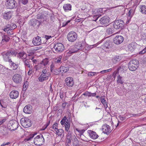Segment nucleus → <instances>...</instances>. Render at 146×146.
Wrapping results in <instances>:
<instances>
[{
    "mask_svg": "<svg viewBox=\"0 0 146 146\" xmlns=\"http://www.w3.org/2000/svg\"><path fill=\"white\" fill-rule=\"evenodd\" d=\"M139 61L136 59H133L130 60L128 64V67L131 71H135L138 67Z\"/></svg>",
    "mask_w": 146,
    "mask_h": 146,
    "instance_id": "obj_1",
    "label": "nucleus"
},
{
    "mask_svg": "<svg viewBox=\"0 0 146 146\" xmlns=\"http://www.w3.org/2000/svg\"><path fill=\"white\" fill-rule=\"evenodd\" d=\"M44 142V139L42 134L36 136L34 139V143L36 145L41 146Z\"/></svg>",
    "mask_w": 146,
    "mask_h": 146,
    "instance_id": "obj_2",
    "label": "nucleus"
},
{
    "mask_svg": "<svg viewBox=\"0 0 146 146\" xmlns=\"http://www.w3.org/2000/svg\"><path fill=\"white\" fill-rule=\"evenodd\" d=\"M5 5L9 9H16L17 7V3L15 0H6Z\"/></svg>",
    "mask_w": 146,
    "mask_h": 146,
    "instance_id": "obj_3",
    "label": "nucleus"
},
{
    "mask_svg": "<svg viewBox=\"0 0 146 146\" xmlns=\"http://www.w3.org/2000/svg\"><path fill=\"white\" fill-rule=\"evenodd\" d=\"M124 23L121 20H115L113 23V27L116 29H122L124 28Z\"/></svg>",
    "mask_w": 146,
    "mask_h": 146,
    "instance_id": "obj_4",
    "label": "nucleus"
},
{
    "mask_svg": "<svg viewBox=\"0 0 146 146\" xmlns=\"http://www.w3.org/2000/svg\"><path fill=\"white\" fill-rule=\"evenodd\" d=\"M48 62L47 59H44L41 62L38 63L37 65H36L34 66L36 70L40 69H43L45 68V66L47 64Z\"/></svg>",
    "mask_w": 146,
    "mask_h": 146,
    "instance_id": "obj_5",
    "label": "nucleus"
},
{
    "mask_svg": "<svg viewBox=\"0 0 146 146\" xmlns=\"http://www.w3.org/2000/svg\"><path fill=\"white\" fill-rule=\"evenodd\" d=\"M77 37L78 35L77 33L73 31L69 32L67 35L68 40L71 42H75L76 40Z\"/></svg>",
    "mask_w": 146,
    "mask_h": 146,
    "instance_id": "obj_6",
    "label": "nucleus"
},
{
    "mask_svg": "<svg viewBox=\"0 0 146 146\" xmlns=\"http://www.w3.org/2000/svg\"><path fill=\"white\" fill-rule=\"evenodd\" d=\"M20 123L22 126L25 128H28L32 125L30 120L26 118H22L20 120Z\"/></svg>",
    "mask_w": 146,
    "mask_h": 146,
    "instance_id": "obj_7",
    "label": "nucleus"
},
{
    "mask_svg": "<svg viewBox=\"0 0 146 146\" xmlns=\"http://www.w3.org/2000/svg\"><path fill=\"white\" fill-rule=\"evenodd\" d=\"M19 123L15 120H12L9 124V127L11 131H14L18 127Z\"/></svg>",
    "mask_w": 146,
    "mask_h": 146,
    "instance_id": "obj_8",
    "label": "nucleus"
},
{
    "mask_svg": "<svg viewBox=\"0 0 146 146\" xmlns=\"http://www.w3.org/2000/svg\"><path fill=\"white\" fill-rule=\"evenodd\" d=\"M54 48L57 52H62L64 48L63 45L60 43H57L54 46Z\"/></svg>",
    "mask_w": 146,
    "mask_h": 146,
    "instance_id": "obj_9",
    "label": "nucleus"
},
{
    "mask_svg": "<svg viewBox=\"0 0 146 146\" xmlns=\"http://www.w3.org/2000/svg\"><path fill=\"white\" fill-rule=\"evenodd\" d=\"M99 22V23L102 25H108L109 23V18L108 16H105L100 18Z\"/></svg>",
    "mask_w": 146,
    "mask_h": 146,
    "instance_id": "obj_10",
    "label": "nucleus"
},
{
    "mask_svg": "<svg viewBox=\"0 0 146 146\" xmlns=\"http://www.w3.org/2000/svg\"><path fill=\"white\" fill-rule=\"evenodd\" d=\"M86 42L84 40L76 42L74 45L78 50H82L84 48Z\"/></svg>",
    "mask_w": 146,
    "mask_h": 146,
    "instance_id": "obj_11",
    "label": "nucleus"
},
{
    "mask_svg": "<svg viewBox=\"0 0 146 146\" xmlns=\"http://www.w3.org/2000/svg\"><path fill=\"white\" fill-rule=\"evenodd\" d=\"M9 52L7 50L6 52H2L1 54L2 56L3 60L6 62H9L10 60H11V58L10 57V56L9 54Z\"/></svg>",
    "mask_w": 146,
    "mask_h": 146,
    "instance_id": "obj_12",
    "label": "nucleus"
},
{
    "mask_svg": "<svg viewBox=\"0 0 146 146\" xmlns=\"http://www.w3.org/2000/svg\"><path fill=\"white\" fill-rule=\"evenodd\" d=\"M65 82L66 86L69 87H72L74 84L73 78L71 77L66 78L65 80Z\"/></svg>",
    "mask_w": 146,
    "mask_h": 146,
    "instance_id": "obj_13",
    "label": "nucleus"
},
{
    "mask_svg": "<svg viewBox=\"0 0 146 146\" xmlns=\"http://www.w3.org/2000/svg\"><path fill=\"white\" fill-rule=\"evenodd\" d=\"M123 40V36L121 35H117L114 38L113 41L115 44H118L121 43Z\"/></svg>",
    "mask_w": 146,
    "mask_h": 146,
    "instance_id": "obj_14",
    "label": "nucleus"
},
{
    "mask_svg": "<svg viewBox=\"0 0 146 146\" xmlns=\"http://www.w3.org/2000/svg\"><path fill=\"white\" fill-rule=\"evenodd\" d=\"M32 43L35 46H38L42 44V39L39 36L34 37Z\"/></svg>",
    "mask_w": 146,
    "mask_h": 146,
    "instance_id": "obj_15",
    "label": "nucleus"
},
{
    "mask_svg": "<svg viewBox=\"0 0 146 146\" xmlns=\"http://www.w3.org/2000/svg\"><path fill=\"white\" fill-rule=\"evenodd\" d=\"M30 59H28L27 57L22 60L24 66L25 68H30L31 66L32 61L30 60Z\"/></svg>",
    "mask_w": 146,
    "mask_h": 146,
    "instance_id": "obj_16",
    "label": "nucleus"
},
{
    "mask_svg": "<svg viewBox=\"0 0 146 146\" xmlns=\"http://www.w3.org/2000/svg\"><path fill=\"white\" fill-rule=\"evenodd\" d=\"M13 79L15 82L17 83H19L22 81V77L20 75L16 74L13 76Z\"/></svg>",
    "mask_w": 146,
    "mask_h": 146,
    "instance_id": "obj_17",
    "label": "nucleus"
},
{
    "mask_svg": "<svg viewBox=\"0 0 146 146\" xmlns=\"http://www.w3.org/2000/svg\"><path fill=\"white\" fill-rule=\"evenodd\" d=\"M66 135V141L68 143H70L71 141L74 139L73 136L74 135H72V132L70 131H69L68 132Z\"/></svg>",
    "mask_w": 146,
    "mask_h": 146,
    "instance_id": "obj_18",
    "label": "nucleus"
},
{
    "mask_svg": "<svg viewBox=\"0 0 146 146\" xmlns=\"http://www.w3.org/2000/svg\"><path fill=\"white\" fill-rule=\"evenodd\" d=\"M102 47L104 50L108 49L111 48L112 47V46L110 41L107 40L102 45Z\"/></svg>",
    "mask_w": 146,
    "mask_h": 146,
    "instance_id": "obj_19",
    "label": "nucleus"
},
{
    "mask_svg": "<svg viewBox=\"0 0 146 146\" xmlns=\"http://www.w3.org/2000/svg\"><path fill=\"white\" fill-rule=\"evenodd\" d=\"M102 130L104 133L108 134L111 132L110 127L107 124L104 125L102 126Z\"/></svg>",
    "mask_w": 146,
    "mask_h": 146,
    "instance_id": "obj_20",
    "label": "nucleus"
},
{
    "mask_svg": "<svg viewBox=\"0 0 146 146\" xmlns=\"http://www.w3.org/2000/svg\"><path fill=\"white\" fill-rule=\"evenodd\" d=\"M50 74H41L38 78L39 81L40 82H43L47 80L50 76Z\"/></svg>",
    "mask_w": 146,
    "mask_h": 146,
    "instance_id": "obj_21",
    "label": "nucleus"
},
{
    "mask_svg": "<svg viewBox=\"0 0 146 146\" xmlns=\"http://www.w3.org/2000/svg\"><path fill=\"white\" fill-rule=\"evenodd\" d=\"M17 27V26L15 24L13 23H10V24H8L4 28V30L5 31H7V29H9L11 30H13Z\"/></svg>",
    "mask_w": 146,
    "mask_h": 146,
    "instance_id": "obj_22",
    "label": "nucleus"
},
{
    "mask_svg": "<svg viewBox=\"0 0 146 146\" xmlns=\"http://www.w3.org/2000/svg\"><path fill=\"white\" fill-rule=\"evenodd\" d=\"M19 95V93L17 91L13 90L10 93L9 96L11 98L16 99L18 97Z\"/></svg>",
    "mask_w": 146,
    "mask_h": 146,
    "instance_id": "obj_23",
    "label": "nucleus"
},
{
    "mask_svg": "<svg viewBox=\"0 0 146 146\" xmlns=\"http://www.w3.org/2000/svg\"><path fill=\"white\" fill-rule=\"evenodd\" d=\"M32 111L31 106L29 104L25 106L23 109V111L26 113H30Z\"/></svg>",
    "mask_w": 146,
    "mask_h": 146,
    "instance_id": "obj_24",
    "label": "nucleus"
},
{
    "mask_svg": "<svg viewBox=\"0 0 146 146\" xmlns=\"http://www.w3.org/2000/svg\"><path fill=\"white\" fill-rule=\"evenodd\" d=\"M17 56L22 61L27 57V54L24 52H21L17 53Z\"/></svg>",
    "mask_w": 146,
    "mask_h": 146,
    "instance_id": "obj_25",
    "label": "nucleus"
},
{
    "mask_svg": "<svg viewBox=\"0 0 146 146\" xmlns=\"http://www.w3.org/2000/svg\"><path fill=\"white\" fill-rule=\"evenodd\" d=\"M91 138L95 139L98 138L99 137L98 135L96 132L91 130L89 131L88 132Z\"/></svg>",
    "mask_w": 146,
    "mask_h": 146,
    "instance_id": "obj_26",
    "label": "nucleus"
},
{
    "mask_svg": "<svg viewBox=\"0 0 146 146\" xmlns=\"http://www.w3.org/2000/svg\"><path fill=\"white\" fill-rule=\"evenodd\" d=\"M79 50L74 45V46L70 48L68 50L67 53L69 54L74 53L78 51Z\"/></svg>",
    "mask_w": 146,
    "mask_h": 146,
    "instance_id": "obj_27",
    "label": "nucleus"
},
{
    "mask_svg": "<svg viewBox=\"0 0 146 146\" xmlns=\"http://www.w3.org/2000/svg\"><path fill=\"white\" fill-rule=\"evenodd\" d=\"M12 13L11 11L5 13L3 15V18L6 20H9L11 17Z\"/></svg>",
    "mask_w": 146,
    "mask_h": 146,
    "instance_id": "obj_28",
    "label": "nucleus"
},
{
    "mask_svg": "<svg viewBox=\"0 0 146 146\" xmlns=\"http://www.w3.org/2000/svg\"><path fill=\"white\" fill-rule=\"evenodd\" d=\"M121 56H115L112 59V62L114 64H116L121 60Z\"/></svg>",
    "mask_w": 146,
    "mask_h": 146,
    "instance_id": "obj_29",
    "label": "nucleus"
},
{
    "mask_svg": "<svg viewBox=\"0 0 146 146\" xmlns=\"http://www.w3.org/2000/svg\"><path fill=\"white\" fill-rule=\"evenodd\" d=\"M72 5L70 4H65L63 6V8L66 12L71 10Z\"/></svg>",
    "mask_w": 146,
    "mask_h": 146,
    "instance_id": "obj_30",
    "label": "nucleus"
},
{
    "mask_svg": "<svg viewBox=\"0 0 146 146\" xmlns=\"http://www.w3.org/2000/svg\"><path fill=\"white\" fill-rule=\"evenodd\" d=\"M59 69V70L61 73H66L69 70V69L68 67L64 66H61Z\"/></svg>",
    "mask_w": 146,
    "mask_h": 146,
    "instance_id": "obj_31",
    "label": "nucleus"
},
{
    "mask_svg": "<svg viewBox=\"0 0 146 146\" xmlns=\"http://www.w3.org/2000/svg\"><path fill=\"white\" fill-rule=\"evenodd\" d=\"M116 92L119 96H122L124 94L123 90L120 88H117L116 90Z\"/></svg>",
    "mask_w": 146,
    "mask_h": 146,
    "instance_id": "obj_32",
    "label": "nucleus"
},
{
    "mask_svg": "<svg viewBox=\"0 0 146 146\" xmlns=\"http://www.w3.org/2000/svg\"><path fill=\"white\" fill-rule=\"evenodd\" d=\"M62 58V56L61 55H60L55 59L54 62L55 63L61 64L62 62L61 60Z\"/></svg>",
    "mask_w": 146,
    "mask_h": 146,
    "instance_id": "obj_33",
    "label": "nucleus"
},
{
    "mask_svg": "<svg viewBox=\"0 0 146 146\" xmlns=\"http://www.w3.org/2000/svg\"><path fill=\"white\" fill-rule=\"evenodd\" d=\"M36 133H34V134H31L28 137H27L25 138L24 141H29L31 140V139H33V138L36 135Z\"/></svg>",
    "mask_w": 146,
    "mask_h": 146,
    "instance_id": "obj_34",
    "label": "nucleus"
},
{
    "mask_svg": "<svg viewBox=\"0 0 146 146\" xmlns=\"http://www.w3.org/2000/svg\"><path fill=\"white\" fill-rule=\"evenodd\" d=\"M38 21L36 20L35 19L31 21L30 23L31 25L33 27H35L36 26H38Z\"/></svg>",
    "mask_w": 146,
    "mask_h": 146,
    "instance_id": "obj_35",
    "label": "nucleus"
},
{
    "mask_svg": "<svg viewBox=\"0 0 146 146\" xmlns=\"http://www.w3.org/2000/svg\"><path fill=\"white\" fill-rule=\"evenodd\" d=\"M2 42H9L10 39L9 37L7 35H4L2 36Z\"/></svg>",
    "mask_w": 146,
    "mask_h": 146,
    "instance_id": "obj_36",
    "label": "nucleus"
},
{
    "mask_svg": "<svg viewBox=\"0 0 146 146\" xmlns=\"http://www.w3.org/2000/svg\"><path fill=\"white\" fill-rule=\"evenodd\" d=\"M59 70V68L58 69H56V68H55L51 72L54 75H58L60 73V72Z\"/></svg>",
    "mask_w": 146,
    "mask_h": 146,
    "instance_id": "obj_37",
    "label": "nucleus"
},
{
    "mask_svg": "<svg viewBox=\"0 0 146 146\" xmlns=\"http://www.w3.org/2000/svg\"><path fill=\"white\" fill-rule=\"evenodd\" d=\"M83 95L84 96H88L89 97V96H96V93H92L90 92H86L85 93H84L83 94Z\"/></svg>",
    "mask_w": 146,
    "mask_h": 146,
    "instance_id": "obj_38",
    "label": "nucleus"
},
{
    "mask_svg": "<svg viewBox=\"0 0 146 146\" xmlns=\"http://www.w3.org/2000/svg\"><path fill=\"white\" fill-rule=\"evenodd\" d=\"M68 120L66 117L65 116H64V117L62 119V120L60 121V123L61 125H64L66 123L68 122Z\"/></svg>",
    "mask_w": 146,
    "mask_h": 146,
    "instance_id": "obj_39",
    "label": "nucleus"
},
{
    "mask_svg": "<svg viewBox=\"0 0 146 146\" xmlns=\"http://www.w3.org/2000/svg\"><path fill=\"white\" fill-rule=\"evenodd\" d=\"M0 105L2 108V109L5 111L6 110L5 109H7V106L5 104L3 100H0Z\"/></svg>",
    "mask_w": 146,
    "mask_h": 146,
    "instance_id": "obj_40",
    "label": "nucleus"
},
{
    "mask_svg": "<svg viewBox=\"0 0 146 146\" xmlns=\"http://www.w3.org/2000/svg\"><path fill=\"white\" fill-rule=\"evenodd\" d=\"M55 131L56 132L58 136H61L62 134H64V130L61 129H57L56 130H55Z\"/></svg>",
    "mask_w": 146,
    "mask_h": 146,
    "instance_id": "obj_41",
    "label": "nucleus"
},
{
    "mask_svg": "<svg viewBox=\"0 0 146 146\" xmlns=\"http://www.w3.org/2000/svg\"><path fill=\"white\" fill-rule=\"evenodd\" d=\"M140 11L143 14H146V6L144 5L141 6L140 7Z\"/></svg>",
    "mask_w": 146,
    "mask_h": 146,
    "instance_id": "obj_42",
    "label": "nucleus"
},
{
    "mask_svg": "<svg viewBox=\"0 0 146 146\" xmlns=\"http://www.w3.org/2000/svg\"><path fill=\"white\" fill-rule=\"evenodd\" d=\"M114 33V30L111 28H108L106 29V33L110 35Z\"/></svg>",
    "mask_w": 146,
    "mask_h": 146,
    "instance_id": "obj_43",
    "label": "nucleus"
},
{
    "mask_svg": "<svg viewBox=\"0 0 146 146\" xmlns=\"http://www.w3.org/2000/svg\"><path fill=\"white\" fill-rule=\"evenodd\" d=\"M65 126V130L67 132H69V129L70 127V123L68 122H66L65 124L64 125Z\"/></svg>",
    "mask_w": 146,
    "mask_h": 146,
    "instance_id": "obj_44",
    "label": "nucleus"
},
{
    "mask_svg": "<svg viewBox=\"0 0 146 146\" xmlns=\"http://www.w3.org/2000/svg\"><path fill=\"white\" fill-rule=\"evenodd\" d=\"M128 47L129 50L131 51H133L134 49V46L132 43L129 44Z\"/></svg>",
    "mask_w": 146,
    "mask_h": 146,
    "instance_id": "obj_45",
    "label": "nucleus"
},
{
    "mask_svg": "<svg viewBox=\"0 0 146 146\" xmlns=\"http://www.w3.org/2000/svg\"><path fill=\"white\" fill-rule=\"evenodd\" d=\"M8 51L9 52H10V53H9L10 55H12L16 56V55L17 54V53H18L15 50H8Z\"/></svg>",
    "mask_w": 146,
    "mask_h": 146,
    "instance_id": "obj_46",
    "label": "nucleus"
},
{
    "mask_svg": "<svg viewBox=\"0 0 146 146\" xmlns=\"http://www.w3.org/2000/svg\"><path fill=\"white\" fill-rule=\"evenodd\" d=\"M122 77L120 76L119 75L117 77V82L118 83H119L121 84H122L123 82L122 80Z\"/></svg>",
    "mask_w": 146,
    "mask_h": 146,
    "instance_id": "obj_47",
    "label": "nucleus"
},
{
    "mask_svg": "<svg viewBox=\"0 0 146 146\" xmlns=\"http://www.w3.org/2000/svg\"><path fill=\"white\" fill-rule=\"evenodd\" d=\"M29 82L27 81H26L23 84V90L25 91L27 88L28 87Z\"/></svg>",
    "mask_w": 146,
    "mask_h": 146,
    "instance_id": "obj_48",
    "label": "nucleus"
},
{
    "mask_svg": "<svg viewBox=\"0 0 146 146\" xmlns=\"http://www.w3.org/2000/svg\"><path fill=\"white\" fill-rule=\"evenodd\" d=\"M73 137H74L73 139L74 140V143L73 142V144L77 146L79 142L78 140L75 136H73Z\"/></svg>",
    "mask_w": 146,
    "mask_h": 146,
    "instance_id": "obj_49",
    "label": "nucleus"
},
{
    "mask_svg": "<svg viewBox=\"0 0 146 146\" xmlns=\"http://www.w3.org/2000/svg\"><path fill=\"white\" fill-rule=\"evenodd\" d=\"M60 98L61 99H63L64 97L65 93L63 91L60 90L59 92Z\"/></svg>",
    "mask_w": 146,
    "mask_h": 146,
    "instance_id": "obj_50",
    "label": "nucleus"
},
{
    "mask_svg": "<svg viewBox=\"0 0 146 146\" xmlns=\"http://www.w3.org/2000/svg\"><path fill=\"white\" fill-rule=\"evenodd\" d=\"M119 73L118 71L117 70H116L113 73L112 76L113 77L112 78V80H115L116 75Z\"/></svg>",
    "mask_w": 146,
    "mask_h": 146,
    "instance_id": "obj_51",
    "label": "nucleus"
},
{
    "mask_svg": "<svg viewBox=\"0 0 146 146\" xmlns=\"http://www.w3.org/2000/svg\"><path fill=\"white\" fill-rule=\"evenodd\" d=\"M127 67L123 65H121L119 67L117 70L119 72V71L121 70V71H123L124 69H125Z\"/></svg>",
    "mask_w": 146,
    "mask_h": 146,
    "instance_id": "obj_52",
    "label": "nucleus"
},
{
    "mask_svg": "<svg viewBox=\"0 0 146 146\" xmlns=\"http://www.w3.org/2000/svg\"><path fill=\"white\" fill-rule=\"evenodd\" d=\"M52 129H54L55 131V130H57L58 129V123H55L53 125L52 128Z\"/></svg>",
    "mask_w": 146,
    "mask_h": 146,
    "instance_id": "obj_53",
    "label": "nucleus"
},
{
    "mask_svg": "<svg viewBox=\"0 0 146 146\" xmlns=\"http://www.w3.org/2000/svg\"><path fill=\"white\" fill-rule=\"evenodd\" d=\"M50 74V72H47V70H46V69H43L42 71V73L41 74Z\"/></svg>",
    "mask_w": 146,
    "mask_h": 146,
    "instance_id": "obj_54",
    "label": "nucleus"
},
{
    "mask_svg": "<svg viewBox=\"0 0 146 146\" xmlns=\"http://www.w3.org/2000/svg\"><path fill=\"white\" fill-rule=\"evenodd\" d=\"M100 98H101V102L102 104H107L106 101L104 98H103L102 97H101Z\"/></svg>",
    "mask_w": 146,
    "mask_h": 146,
    "instance_id": "obj_55",
    "label": "nucleus"
},
{
    "mask_svg": "<svg viewBox=\"0 0 146 146\" xmlns=\"http://www.w3.org/2000/svg\"><path fill=\"white\" fill-rule=\"evenodd\" d=\"M98 15H94V16L93 17V20L94 21H96L99 18V17L101 15H100V16H98Z\"/></svg>",
    "mask_w": 146,
    "mask_h": 146,
    "instance_id": "obj_56",
    "label": "nucleus"
},
{
    "mask_svg": "<svg viewBox=\"0 0 146 146\" xmlns=\"http://www.w3.org/2000/svg\"><path fill=\"white\" fill-rule=\"evenodd\" d=\"M141 35L142 39L145 40H146V34L142 33Z\"/></svg>",
    "mask_w": 146,
    "mask_h": 146,
    "instance_id": "obj_57",
    "label": "nucleus"
},
{
    "mask_svg": "<svg viewBox=\"0 0 146 146\" xmlns=\"http://www.w3.org/2000/svg\"><path fill=\"white\" fill-rule=\"evenodd\" d=\"M12 30L9 29L8 30L7 29V33L9 35H11L13 34V32Z\"/></svg>",
    "mask_w": 146,
    "mask_h": 146,
    "instance_id": "obj_58",
    "label": "nucleus"
},
{
    "mask_svg": "<svg viewBox=\"0 0 146 146\" xmlns=\"http://www.w3.org/2000/svg\"><path fill=\"white\" fill-rule=\"evenodd\" d=\"M29 0H20L21 3L24 5L26 4L28 2Z\"/></svg>",
    "mask_w": 146,
    "mask_h": 146,
    "instance_id": "obj_59",
    "label": "nucleus"
},
{
    "mask_svg": "<svg viewBox=\"0 0 146 146\" xmlns=\"http://www.w3.org/2000/svg\"><path fill=\"white\" fill-rule=\"evenodd\" d=\"M146 52V47L139 52L140 54H143Z\"/></svg>",
    "mask_w": 146,
    "mask_h": 146,
    "instance_id": "obj_60",
    "label": "nucleus"
},
{
    "mask_svg": "<svg viewBox=\"0 0 146 146\" xmlns=\"http://www.w3.org/2000/svg\"><path fill=\"white\" fill-rule=\"evenodd\" d=\"M51 37L52 36H51L45 35L44 38H43L42 39H45L46 40H47L50 38H51Z\"/></svg>",
    "mask_w": 146,
    "mask_h": 146,
    "instance_id": "obj_61",
    "label": "nucleus"
},
{
    "mask_svg": "<svg viewBox=\"0 0 146 146\" xmlns=\"http://www.w3.org/2000/svg\"><path fill=\"white\" fill-rule=\"evenodd\" d=\"M133 12V10L132 9H130L128 13V16L129 17L132 16L133 15V13H132Z\"/></svg>",
    "mask_w": 146,
    "mask_h": 146,
    "instance_id": "obj_62",
    "label": "nucleus"
},
{
    "mask_svg": "<svg viewBox=\"0 0 146 146\" xmlns=\"http://www.w3.org/2000/svg\"><path fill=\"white\" fill-rule=\"evenodd\" d=\"M55 68H54V65L53 64H52L50 66V71H52L53 70L55 69Z\"/></svg>",
    "mask_w": 146,
    "mask_h": 146,
    "instance_id": "obj_63",
    "label": "nucleus"
},
{
    "mask_svg": "<svg viewBox=\"0 0 146 146\" xmlns=\"http://www.w3.org/2000/svg\"><path fill=\"white\" fill-rule=\"evenodd\" d=\"M96 73L95 72H89L88 74V76H93Z\"/></svg>",
    "mask_w": 146,
    "mask_h": 146,
    "instance_id": "obj_64",
    "label": "nucleus"
}]
</instances>
